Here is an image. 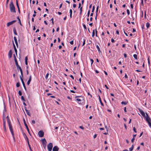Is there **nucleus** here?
Listing matches in <instances>:
<instances>
[{
	"instance_id": "obj_1",
	"label": "nucleus",
	"mask_w": 151,
	"mask_h": 151,
	"mask_svg": "<svg viewBox=\"0 0 151 151\" xmlns=\"http://www.w3.org/2000/svg\"><path fill=\"white\" fill-rule=\"evenodd\" d=\"M9 8L11 12L14 13L16 12L14 6L13 2L12 1H11L9 4Z\"/></svg>"
},
{
	"instance_id": "obj_2",
	"label": "nucleus",
	"mask_w": 151,
	"mask_h": 151,
	"mask_svg": "<svg viewBox=\"0 0 151 151\" xmlns=\"http://www.w3.org/2000/svg\"><path fill=\"white\" fill-rule=\"evenodd\" d=\"M47 148L49 151H51L53 147L52 144V143H50L47 146Z\"/></svg>"
},
{
	"instance_id": "obj_3",
	"label": "nucleus",
	"mask_w": 151,
	"mask_h": 151,
	"mask_svg": "<svg viewBox=\"0 0 151 151\" xmlns=\"http://www.w3.org/2000/svg\"><path fill=\"white\" fill-rule=\"evenodd\" d=\"M38 134L40 137H42L44 135V132L42 130H40L38 132Z\"/></svg>"
},
{
	"instance_id": "obj_4",
	"label": "nucleus",
	"mask_w": 151,
	"mask_h": 151,
	"mask_svg": "<svg viewBox=\"0 0 151 151\" xmlns=\"http://www.w3.org/2000/svg\"><path fill=\"white\" fill-rule=\"evenodd\" d=\"M138 110H139L140 113V114L142 115L145 118L146 117V116H145V112L142 110H141L140 109L138 108Z\"/></svg>"
},
{
	"instance_id": "obj_5",
	"label": "nucleus",
	"mask_w": 151,
	"mask_h": 151,
	"mask_svg": "<svg viewBox=\"0 0 151 151\" xmlns=\"http://www.w3.org/2000/svg\"><path fill=\"white\" fill-rule=\"evenodd\" d=\"M20 78L21 80V82H22V85H23V87H24V89L26 91L27 90V88H26V87L25 86V84L24 83V81L23 80L22 78L21 77V76H20Z\"/></svg>"
},
{
	"instance_id": "obj_6",
	"label": "nucleus",
	"mask_w": 151,
	"mask_h": 151,
	"mask_svg": "<svg viewBox=\"0 0 151 151\" xmlns=\"http://www.w3.org/2000/svg\"><path fill=\"white\" fill-rule=\"evenodd\" d=\"M23 122H24V124L26 128V129H27V131L28 132H29V133L30 135V134L29 132V129L28 126L26 123L25 120L24 118H23Z\"/></svg>"
},
{
	"instance_id": "obj_7",
	"label": "nucleus",
	"mask_w": 151,
	"mask_h": 151,
	"mask_svg": "<svg viewBox=\"0 0 151 151\" xmlns=\"http://www.w3.org/2000/svg\"><path fill=\"white\" fill-rule=\"evenodd\" d=\"M146 116L145 118H146V120L147 122H151V119L150 118L148 114L147 113H146Z\"/></svg>"
},
{
	"instance_id": "obj_8",
	"label": "nucleus",
	"mask_w": 151,
	"mask_h": 151,
	"mask_svg": "<svg viewBox=\"0 0 151 151\" xmlns=\"http://www.w3.org/2000/svg\"><path fill=\"white\" fill-rule=\"evenodd\" d=\"M17 21L16 20H14L11 22H8L7 24V26L9 27L10 25L12 24L13 23H14Z\"/></svg>"
},
{
	"instance_id": "obj_9",
	"label": "nucleus",
	"mask_w": 151,
	"mask_h": 151,
	"mask_svg": "<svg viewBox=\"0 0 151 151\" xmlns=\"http://www.w3.org/2000/svg\"><path fill=\"white\" fill-rule=\"evenodd\" d=\"M59 148L57 146H55L53 148L52 151H58Z\"/></svg>"
},
{
	"instance_id": "obj_10",
	"label": "nucleus",
	"mask_w": 151,
	"mask_h": 151,
	"mask_svg": "<svg viewBox=\"0 0 151 151\" xmlns=\"http://www.w3.org/2000/svg\"><path fill=\"white\" fill-rule=\"evenodd\" d=\"M27 143H28V146H29V147L30 149V151H32V149H31V146L29 144V139L28 138V137H27Z\"/></svg>"
},
{
	"instance_id": "obj_11",
	"label": "nucleus",
	"mask_w": 151,
	"mask_h": 151,
	"mask_svg": "<svg viewBox=\"0 0 151 151\" xmlns=\"http://www.w3.org/2000/svg\"><path fill=\"white\" fill-rule=\"evenodd\" d=\"M3 125H6V122L4 116V112L3 114Z\"/></svg>"
},
{
	"instance_id": "obj_12",
	"label": "nucleus",
	"mask_w": 151,
	"mask_h": 151,
	"mask_svg": "<svg viewBox=\"0 0 151 151\" xmlns=\"http://www.w3.org/2000/svg\"><path fill=\"white\" fill-rule=\"evenodd\" d=\"M12 50H9V54H8L9 57V58H10L12 57Z\"/></svg>"
},
{
	"instance_id": "obj_13",
	"label": "nucleus",
	"mask_w": 151,
	"mask_h": 151,
	"mask_svg": "<svg viewBox=\"0 0 151 151\" xmlns=\"http://www.w3.org/2000/svg\"><path fill=\"white\" fill-rule=\"evenodd\" d=\"M42 145L46 144L47 141L45 138H44L43 139H42Z\"/></svg>"
},
{
	"instance_id": "obj_14",
	"label": "nucleus",
	"mask_w": 151,
	"mask_h": 151,
	"mask_svg": "<svg viewBox=\"0 0 151 151\" xmlns=\"http://www.w3.org/2000/svg\"><path fill=\"white\" fill-rule=\"evenodd\" d=\"M31 80H32V76L31 75L29 76V80H28V81L27 82V84L28 85H29V84H30V82L31 81Z\"/></svg>"
},
{
	"instance_id": "obj_15",
	"label": "nucleus",
	"mask_w": 151,
	"mask_h": 151,
	"mask_svg": "<svg viewBox=\"0 0 151 151\" xmlns=\"http://www.w3.org/2000/svg\"><path fill=\"white\" fill-rule=\"evenodd\" d=\"M98 96H99V101L101 103V105L102 106H104V104L101 101V98H100V96H99V95H98Z\"/></svg>"
},
{
	"instance_id": "obj_16",
	"label": "nucleus",
	"mask_w": 151,
	"mask_h": 151,
	"mask_svg": "<svg viewBox=\"0 0 151 151\" xmlns=\"http://www.w3.org/2000/svg\"><path fill=\"white\" fill-rule=\"evenodd\" d=\"M17 19L19 21V22H18V23L20 24V25L22 26V24L21 22V21H20V19H19V16H17Z\"/></svg>"
},
{
	"instance_id": "obj_17",
	"label": "nucleus",
	"mask_w": 151,
	"mask_h": 151,
	"mask_svg": "<svg viewBox=\"0 0 151 151\" xmlns=\"http://www.w3.org/2000/svg\"><path fill=\"white\" fill-rule=\"evenodd\" d=\"M13 31L14 34L15 35H17V31H16V28L15 27H14V28L13 29Z\"/></svg>"
},
{
	"instance_id": "obj_18",
	"label": "nucleus",
	"mask_w": 151,
	"mask_h": 151,
	"mask_svg": "<svg viewBox=\"0 0 151 151\" xmlns=\"http://www.w3.org/2000/svg\"><path fill=\"white\" fill-rule=\"evenodd\" d=\"M3 127H4V132L5 133V134H6L7 132H6V125H3Z\"/></svg>"
},
{
	"instance_id": "obj_19",
	"label": "nucleus",
	"mask_w": 151,
	"mask_h": 151,
	"mask_svg": "<svg viewBox=\"0 0 151 151\" xmlns=\"http://www.w3.org/2000/svg\"><path fill=\"white\" fill-rule=\"evenodd\" d=\"M128 103V101H122V102H121V104H124V105H126Z\"/></svg>"
},
{
	"instance_id": "obj_20",
	"label": "nucleus",
	"mask_w": 151,
	"mask_h": 151,
	"mask_svg": "<svg viewBox=\"0 0 151 151\" xmlns=\"http://www.w3.org/2000/svg\"><path fill=\"white\" fill-rule=\"evenodd\" d=\"M134 148V145H132V147L129 148V151H132Z\"/></svg>"
},
{
	"instance_id": "obj_21",
	"label": "nucleus",
	"mask_w": 151,
	"mask_h": 151,
	"mask_svg": "<svg viewBox=\"0 0 151 151\" xmlns=\"http://www.w3.org/2000/svg\"><path fill=\"white\" fill-rule=\"evenodd\" d=\"M9 130L11 133L12 136H13L14 135V133L13 132V129H9Z\"/></svg>"
},
{
	"instance_id": "obj_22",
	"label": "nucleus",
	"mask_w": 151,
	"mask_h": 151,
	"mask_svg": "<svg viewBox=\"0 0 151 151\" xmlns=\"http://www.w3.org/2000/svg\"><path fill=\"white\" fill-rule=\"evenodd\" d=\"M146 26L147 28H149L150 27V24L149 22H147L146 24Z\"/></svg>"
},
{
	"instance_id": "obj_23",
	"label": "nucleus",
	"mask_w": 151,
	"mask_h": 151,
	"mask_svg": "<svg viewBox=\"0 0 151 151\" xmlns=\"http://www.w3.org/2000/svg\"><path fill=\"white\" fill-rule=\"evenodd\" d=\"M4 111H6V106L4 102Z\"/></svg>"
},
{
	"instance_id": "obj_24",
	"label": "nucleus",
	"mask_w": 151,
	"mask_h": 151,
	"mask_svg": "<svg viewBox=\"0 0 151 151\" xmlns=\"http://www.w3.org/2000/svg\"><path fill=\"white\" fill-rule=\"evenodd\" d=\"M96 47L97 48L99 52H101V51H100V48H99V46H98V45H96Z\"/></svg>"
},
{
	"instance_id": "obj_25",
	"label": "nucleus",
	"mask_w": 151,
	"mask_h": 151,
	"mask_svg": "<svg viewBox=\"0 0 151 151\" xmlns=\"http://www.w3.org/2000/svg\"><path fill=\"white\" fill-rule=\"evenodd\" d=\"M20 70V73H21V76H20L22 78V77H23L22 70V69H21V70Z\"/></svg>"
},
{
	"instance_id": "obj_26",
	"label": "nucleus",
	"mask_w": 151,
	"mask_h": 151,
	"mask_svg": "<svg viewBox=\"0 0 151 151\" xmlns=\"http://www.w3.org/2000/svg\"><path fill=\"white\" fill-rule=\"evenodd\" d=\"M23 135H24V137L25 139L27 140V136L26 134H25V133H23Z\"/></svg>"
},
{
	"instance_id": "obj_27",
	"label": "nucleus",
	"mask_w": 151,
	"mask_h": 151,
	"mask_svg": "<svg viewBox=\"0 0 151 151\" xmlns=\"http://www.w3.org/2000/svg\"><path fill=\"white\" fill-rule=\"evenodd\" d=\"M133 57L135 59H137V56L136 54H134L133 55Z\"/></svg>"
},
{
	"instance_id": "obj_28",
	"label": "nucleus",
	"mask_w": 151,
	"mask_h": 151,
	"mask_svg": "<svg viewBox=\"0 0 151 151\" xmlns=\"http://www.w3.org/2000/svg\"><path fill=\"white\" fill-rule=\"evenodd\" d=\"M14 60L16 65L17 66V65H19L18 62H17V59H15Z\"/></svg>"
},
{
	"instance_id": "obj_29",
	"label": "nucleus",
	"mask_w": 151,
	"mask_h": 151,
	"mask_svg": "<svg viewBox=\"0 0 151 151\" xmlns=\"http://www.w3.org/2000/svg\"><path fill=\"white\" fill-rule=\"evenodd\" d=\"M94 35H95V31H94V30L93 29V32H92V37H93L94 36Z\"/></svg>"
},
{
	"instance_id": "obj_30",
	"label": "nucleus",
	"mask_w": 151,
	"mask_h": 151,
	"mask_svg": "<svg viewBox=\"0 0 151 151\" xmlns=\"http://www.w3.org/2000/svg\"><path fill=\"white\" fill-rule=\"evenodd\" d=\"M20 83L19 82H17L16 84V86L17 87H18L20 86Z\"/></svg>"
},
{
	"instance_id": "obj_31",
	"label": "nucleus",
	"mask_w": 151,
	"mask_h": 151,
	"mask_svg": "<svg viewBox=\"0 0 151 151\" xmlns=\"http://www.w3.org/2000/svg\"><path fill=\"white\" fill-rule=\"evenodd\" d=\"M16 66L17 69H19V70H21V69H22L21 67H20L19 65Z\"/></svg>"
},
{
	"instance_id": "obj_32",
	"label": "nucleus",
	"mask_w": 151,
	"mask_h": 151,
	"mask_svg": "<svg viewBox=\"0 0 151 151\" xmlns=\"http://www.w3.org/2000/svg\"><path fill=\"white\" fill-rule=\"evenodd\" d=\"M7 121V122H8V125L11 124V122H10V119H8V120Z\"/></svg>"
},
{
	"instance_id": "obj_33",
	"label": "nucleus",
	"mask_w": 151,
	"mask_h": 151,
	"mask_svg": "<svg viewBox=\"0 0 151 151\" xmlns=\"http://www.w3.org/2000/svg\"><path fill=\"white\" fill-rule=\"evenodd\" d=\"M49 75V74L48 73H47V74H46V75L45 76V78H46V79H47V78H48V76Z\"/></svg>"
},
{
	"instance_id": "obj_34",
	"label": "nucleus",
	"mask_w": 151,
	"mask_h": 151,
	"mask_svg": "<svg viewBox=\"0 0 151 151\" xmlns=\"http://www.w3.org/2000/svg\"><path fill=\"white\" fill-rule=\"evenodd\" d=\"M83 42L82 46L84 45L85 44V39H83Z\"/></svg>"
},
{
	"instance_id": "obj_35",
	"label": "nucleus",
	"mask_w": 151,
	"mask_h": 151,
	"mask_svg": "<svg viewBox=\"0 0 151 151\" xmlns=\"http://www.w3.org/2000/svg\"><path fill=\"white\" fill-rule=\"evenodd\" d=\"M82 7H81L80 8V15H81V14H82Z\"/></svg>"
},
{
	"instance_id": "obj_36",
	"label": "nucleus",
	"mask_w": 151,
	"mask_h": 151,
	"mask_svg": "<svg viewBox=\"0 0 151 151\" xmlns=\"http://www.w3.org/2000/svg\"><path fill=\"white\" fill-rule=\"evenodd\" d=\"M18 93L19 96H21L22 95V91H19L18 92Z\"/></svg>"
},
{
	"instance_id": "obj_37",
	"label": "nucleus",
	"mask_w": 151,
	"mask_h": 151,
	"mask_svg": "<svg viewBox=\"0 0 151 151\" xmlns=\"http://www.w3.org/2000/svg\"><path fill=\"white\" fill-rule=\"evenodd\" d=\"M9 129H12V127L11 124L9 125Z\"/></svg>"
},
{
	"instance_id": "obj_38",
	"label": "nucleus",
	"mask_w": 151,
	"mask_h": 151,
	"mask_svg": "<svg viewBox=\"0 0 151 151\" xmlns=\"http://www.w3.org/2000/svg\"><path fill=\"white\" fill-rule=\"evenodd\" d=\"M9 1V0H6V6H8Z\"/></svg>"
},
{
	"instance_id": "obj_39",
	"label": "nucleus",
	"mask_w": 151,
	"mask_h": 151,
	"mask_svg": "<svg viewBox=\"0 0 151 151\" xmlns=\"http://www.w3.org/2000/svg\"><path fill=\"white\" fill-rule=\"evenodd\" d=\"M14 50L15 52L16 55L17 56V50L16 48L14 49Z\"/></svg>"
},
{
	"instance_id": "obj_40",
	"label": "nucleus",
	"mask_w": 151,
	"mask_h": 151,
	"mask_svg": "<svg viewBox=\"0 0 151 151\" xmlns=\"http://www.w3.org/2000/svg\"><path fill=\"white\" fill-rule=\"evenodd\" d=\"M21 99L22 100H23L24 101H25V100L24 99V98L23 96H21Z\"/></svg>"
},
{
	"instance_id": "obj_41",
	"label": "nucleus",
	"mask_w": 151,
	"mask_h": 151,
	"mask_svg": "<svg viewBox=\"0 0 151 151\" xmlns=\"http://www.w3.org/2000/svg\"><path fill=\"white\" fill-rule=\"evenodd\" d=\"M83 27L84 28V29H87V28H86V25L84 24H83Z\"/></svg>"
},
{
	"instance_id": "obj_42",
	"label": "nucleus",
	"mask_w": 151,
	"mask_h": 151,
	"mask_svg": "<svg viewBox=\"0 0 151 151\" xmlns=\"http://www.w3.org/2000/svg\"><path fill=\"white\" fill-rule=\"evenodd\" d=\"M94 9H95V6H93V7L92 9V12H93Z\"/></svg>"
},
{
	"instance_id": "obj_43",
	"label": "nucleus",
	"mask_w": 151,
	"mask_h": 151,
	"mask_svg": "<svg viewBox=\"0 0 151 151\" xmlns=\"http://www.w3.org/2000/svg\"><path fill=\"white\" fill-rule=\"evenodd\" d=\"M127 12L128 15H129L130 14V12L129 9H127Z\"/></svg>"
},
{
	"instance_id": "obj_44",
	"label": "nucleus",
	"mask_w": 151,
	"mask_h": 151,
	"mask_svg": "<svg viewBox=\"0 0 151 151\" xmlns=\"http://www.w3.org/2000/svg\"><path fill=\"white\" fill-rule=\"evenodd\" d=\"M99 9V6H98L96 9V14H97V12Z\"/></svg>"
},
{
	"instance_id": "obj_45",
	"label": "nucleus",
	"mask_w": 151,
	"mask_h": 151,
	"mask_svg": "<svg viewBox=\"0 0 151 151\" xmlns=\"http://www.w3.org/2000/svg\"><path fill=\"white\" fill-rule=\"evenodd\" d=\"M90 13V10H89L88 11V13H87V17H89V14Z\"/></svg>"
},
{
	"instance_id": "obj_46",
	"label": "nucleus",
	"mask_w": 151,
	"mask_h": 151,
	"mask_svg": "<svg viewBox=\"0 0 151 151\" xmlns=\"http://www.w3.org/2000/svg\"><path fill=\"white\" fill-rule=\"evenodd\" d=\"M133 130H134V131L136 133L137 132V131H136V129L135 128V127H134L133 128Z\"/></svg>"
},
{
	"instance_id": "obj_47",
	"label": "nucleus",
	"mask_w": 151,
	"mask_h": 151,
	"mask_svg": "<svg viewBox=\"0 0 151 151\" xmlns=\"http://www.w3.org/2000/svg\"><path fill=\"white\" fill-rule=\"evenodd\" d=\"M51 21H52V24L53 25L54 24V22H53V18H52L50 20Z\"/></svg>"
},
{
	"instance_id": "obj_48",
	"label": "nucleus",
	"mask_w": 151,
	"mask_h": 151,
	"mask_svg": "<svg viewBox=\"0 0 151 151\" xmlns=\"http://www.w3.org/2000/svg\"><path fill=\"white\" fill-rule=\"evenodd\" d=\"M149 57H150L149 56L148 57V63L149 65H150V64Z\"/></svg>"
},
{
	"instance_id": "obj_49",
	"label": "nucleus",
	"mask_w": 151,
	"mask_h": 151,
	"mask_svg": "<svg viewBox=\"0 0 151 151\" xmlns=\"http://www.w3.org/2000/svg\"><path fill=\"white\" fill-rule=\"evenodd\" d=\"M149 126L151 128V122H148Z\"/></svg>"
},
{
	"instance_id": "obj_50",
	"label": "nucleus",
	"mask_w": 151,
	"mask_h": 151,
	"mask_svg": "<svg viewBox=\"0 0 151 151\" xmlns=\"http://www.w3.org/2000/svg\"><path fill=\"white\" fill-rule=\"evenodd\" d=\"M27 115H28L29 116H31V114L30 113V112H29V111L27 112Z\"/></svg>"
},
{
	"instance_id": "obj_51",
	"label": "nucleus",
	"mask_w": 151,
	"mask_h": 151,
	"mask_svg": "<svg viewBox=\"0 0 151 151\" xmlns=\"http://www.w3.org/2000/svg\"><path fill=\"white\" fill-rule=\"evenodd\" d=\"M15 44L16 45L17 47H18V42H17V41H15Z\"/></svg>"
},
{
	"instance_id": "obj_52",
	"label": "nucleus",
	"mask_w": 151,
	"mask_h": 151,
	"mask_svg": "<svg viewBox=\"0 0 151 151\" xmlns=\"http://www.w3.org/2000/svg\"><path fill=\"white\" fill-rule=\"evenodd\" d=\"M70 43L71 45H73V40L70 41Z\"/></svg>"
},
{
	"instance_id": "obj_53",
	"label": "nucleus",
	"mask_w": 151,
	"mask_h": 151,
	"mask_svg": "<svg viewBox=\"0 0 151 151\" xmlns=\"http://www.w3.org/2000/svg\"><path fill=\"white\" fill-rule=\"evenodd\" d=\"M90 60L91 62V64H92L93 63V59H90Z\"/></svg>"
},
{
	"instance_id": "obj_54",
	"label": "nucleus",
	"mask_w": 151,
	"mask_h": 151,
	"mask_svg": "<svg viewBox=\"0 0 151 151\" xmlns=\"http://www.w3.org/2000/svg\"><path fill=\"white\" fill-rule=\"evenodd\" d=\"M16 4L17 6H18L19 4H18L17 0H16Z\"/></svg>"
},
{
	"instance_id": "obj_55",
	"label": "nucleus",
	"mask_w": 151,
	"mask_h": 151,
	"mask_svg": "<svg viewBox=\"0 0 151 151\" xmlns=\"http://www.w3.org/2000/svg\"><path fill=\"white\" fill-rule=\"evenodd\" d=\"M134 139H135V138L133 137L132 139L131 140V141L132 142H134Z\"/></svg>"
},
{
	"instance_id": "obj_56",
	"label": "nucleus",
	"mask_w": 151,
	"mask_h": 151,
	"mask_svg": "<svg viewBox=\"0 0 151 151\" xmlns=\"http://www.w3.org/2000/svg\"><path fill=\"white\" fill-rule=\"evenodd\" d=\"M14 41H17V38L15 37H14Z\"/></svg>"
},
{
	"instance_id": "obj_57",
	"label": "nucleus",
	"mask_w": 151,
	"mask_h": 151,
	"mask_svg": "<svg viewBox=\"0 0 151 151\" xmlns=\"http://www.w3.org/2000/svg\"><path fill=\"white\" fill-rule=\"evenodd\" d=\"M141 4L142 5V6H144V4H143V0H141Z\"/></svg>"
},
{
	"instance_id": "obj_58",
	"label": "nucleus",
	"mask_w": 151,
	"mask_h": 151,
	"mask_svg": "<svg viewBox=\"0 0 151 151\" xmlns=\"http://www.w3.org/2000/svg\"><path fill=\"white\" fill-rule=\"evenodd\" d=\"M79 128L82 129H84V127L82 126H80Z\"/></svg>"
},
{
	"instance_id": "obj_59",
	"label": "nucleus",
	"mask_w": 151,
	"mask_h": 151,
	"mask_svg": "<svg viewBox=\"0 0 151 151\" xmlns=\"http://www.w3.org/2000/svg\"><path fill=\"white\" fill-rule=\"evenodd\" d=\"M76 4H73V7L75 8L76 7Z\"/></svg>"
},
{
	"instance_id": "obj_60",
	"label": "nucleus",
	"mask_w": 151,
	"mask_h": 151,
	"mask_svg": "<svg viewBox=\"0 0 151 151\" xmlns=\"http://www.w3.org/2000/svg\"><path fill=\"white\" fill-rule=\"evenodd\" d=\"M25 61H27V60H28V58H27V56H26V57H25Z\"/></svg>"
},
{
	"instance_id": "obj_61",
	"label": "nucleus",
	"mask_w": 151,
	"mask_h": 151,
	"mask_svg": "<svg viewBox=\"0 0 151 151\" xmlns=\"http://www.w3.org/2000/svg\"><path fill=\"white\" fill-rule=\"evenodd\" d=\"M32 124H35V120H32Z\"/></svg>"
},
{
	"instance_id": "obj_62",
	"label": "nucleus",
	"mask_w": 151,
	"mask_h": 151,
	"mask_svg": "<svg viewBox=\"0 0 151 151\" xmlns=\"http://www.w3.org/2000/svg\"><path fill=\"white\" fill-rule=\"evenodd\" d=\"M124 57L125 58H126L127 57V54L126 53H124Z\"/></svg>"
},
{
	"instance_id": "obj_63",
	"label": "nucleus",
	"mask_w": 151,
	"mask_h": 151,
	"mask_svg": "<svg viewBox=\"0 0 151 151\" xmlns=\"http://www.w3.org/2000/svg\"><path fill=\"white\" fill-rule=\"evenodd\" d=\"M70 14H72V10L71 9H70Z\"/></svg>"
},
{
	"instance_id": "obj_64",
	"label": "nucleus",
	"mask_w": 151,
	"mask_h": 151,
	"mask_svg": "<svg viewBox=\"0 0 151 151\" xmlns=\"http://www.w3.org/2000/svg\"><path fill=\"white\" fill-rule=\"evenodd\" d=\"M130 6H131V7L132 9H133V5L132 4H130Z\"/></svg>"
}]
</instances>
